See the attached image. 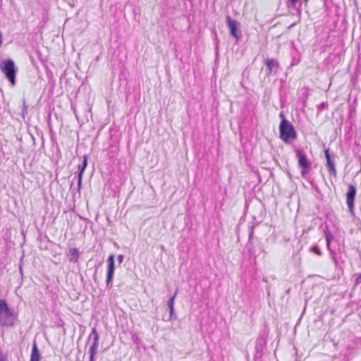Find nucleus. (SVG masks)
Returning <instances> with one entry per match:
<instances>
[{"instance_id":"nucleus-1","label":"nucleus","mask_w":361,"mask_h":361,"mask_svg":"<svg viewBox=\"0 0 361 361\" xmlns=\"http://www.w3.org/2000/svg\"><path fill=\"white\" fill-rule=\"evenodd\" d=\"M279 137L285 143L289 144L297 138V132L293 125L289 121L279 124Z\"/></svg>"},{"instance_id":"nucleus-2","label":"nucleus","mask_w":361,"mask_h":361,"mask_svg":"<svg viewBox=\"0 0 361 361\" xmlns=\"http://www.w3.org/2000/svg\"><path fill=\"white\" fill-rule=\"evenodd\" d=\"M0 69L12 86H14L16 85V77L18 71L14 61L11 59L2 61L0 64Z\"/></svg>"},{"instance_id":"nucleus-3","label":"nucleus","mask_w":361,"mask_h":361,"mask_svg":"<svg viewBox=\"0 0 361 361\" xmlns=\"http://www.w3.org/2000/svg\"><path fill=\"white\" fill-rule=\"evenodd\" d=\"M295 152L298 159V166L301 169V176L302 177L305 178L307 174H308L311 170V163L302 149H296Z\"/></svg>"},{"instance_id":"nucleus-4","label":"nucleus","mask_w":361,"mask_h":361,"mask_svg":"<svg viewBox=\"0 0 361 361\" xmlns=\"http://www.w3.org/2000/svg\"><path fill=\"white\" fill-rule=\"evenodd\" d=\"M226 20L229 28L230 35L236 39V42H238L242 35L241 32L239 30L240 23L237 20L233 19L230 16H227Z\"/></svg>"},{"instance_id":"nucleus-5","label":"nucleus","mask_w":361,"mask_h":361,"mask_svg":"<svg viewBox=\"0 0 361 361\" xmlns=\"http://www.w3.org/2000/svg\"><path fill=\"white\" fill-rule=\"evenodd\" d=\"M357 189L354 185L350 184L346 193V203L351 216L355 217L354 202L356 196Z\"/></svg>"},{"instance_id":"nucleus-6","label":"nucleus","mask_w":361,"mask_h":361,"mask_svg":"<svg viewBox=\"0 0 361 361\" xmlns=\"http://www.w3.org/2000/svg\"><path fill=\"white\" fill-rule=\"evenodd\" d=\"M17 317L14 311L9 310L0 312V324L6 326H13L15 324Z\"/></svg>"},{"instance_id":"nucleus-7","label":"nucleus","mask_w":361,"mask_h":361,"mask_svg":"<svg viewBox=\"0 0 361 361\" xmlns=\"http://www.w3.org/2000/svg\"><path fill=\"white\" fill-rule=\"evenodd\" d=\"M91 338H92V339H93V343L90 345V350H89L90 361H94V356L97 353V348L99 346V334L97 333L95 327L92 329V332L89 336V339H90Z\"/></svg>"},{"instance_id":"nucleus-8","label":"nucleus","mask_w":361,"mask_h":361,"mask_svg":"<svg viewBox=\"0 0 361 361\" xmlns=\"http://www.w3.org/2000/svg\"><path fill=\"white\" fill-rule=\"evenodd\" d=\"M324 155L326 160V167L331 176H336V170L335 167V154H330L329 149H324Z\"/></svg>"},{"instance_id":"nucleus-9","label":"nucleus","mask_w":361,"mask_h":361,"mask_svg":"<svg viewBox=\"0 0 361 361\" xmlns=\"http://www.w3.org/2000/svg\"><path fill=\"white\" fill-rule=\"evenodd\" d=\"M264 63L269 70L267 73L268 75L277 74L280 68V65L276 59L272 58H267L264 61Z\"/></svg>"},{"instance_id":"nucleus-10","label":"nucleus","mask_w":361,"mask_h":361,"mask_svg":"<svg viewBox=\"0 0 361 361\" xmlns=\"http://www.w3.org/2000/svg\"><path fill=\"white\" fill-rule=\"evenodd\" d=\"M254 250L255 252L253 254L247 252V255L250 258H252L255 261H256L257 257L260 256V255L262 254L263 257H264L267 254L264 243L261 240H259L258 239L256 245L254 243Z\"/></svg>"},{"instance_id":"nucleus-11","label":"nucleus","mask_w":361,"mask_h":361,"mask_svg":"<svg viewBox=\"0 0 361 361\" xmlns=\"http://www.w3.org/2000/svg\"><path fill=\"white\" fill-rule=\"evenodd\" d=\"M255 225L249 226L248 240L245 245L247 252H250L251 254H253L255 252L254 240H253L254 235H255V233H254L255 232Z\"/></svg>"},{"instance_id":"nucleus-12","label":"nucleus","mask_w":361,"mask_h":361,"mask_svg":"<svg viewBox=\"0 0 361 361\" xmlns=\"http://www.w3.org/2000/svg\"><path fill=\"white\" fill-rule=\"evenodd\" d=\"M40 353L35 341H34L32 348L30 361H39Z\"/></svg>"},{"instance_id":"nucleus-13","label":"nucleus","mask_w":361,"mask_h":361,"mask_svg":"<svg viewBox=\"0 0 361 361\" xmlns=\"http://www.w3.org/2000/svg\"><path fill=\"white\" fill-rule=\"evenodd\" d=\"M80 252L78 248H71L69 250V261L76 263L78 261Z\"/></svg>"},{"instance_id":"nucleus-14","label":"nucleus","mask_w":361,"mask_h":361,"mask_svg":"<svg viewBox=\"0 0 361 361\" xmlns=\"http://www.w3.org/2000/svg\"><path fill=\"white\" fill-rule=\"evenodd\" d=\"M85 169L78 165V192L80 191L81 186H82V176L83 173L85 171Z\"/></svg>"},{"instance_id":"nucleus-15","label":"nucleus","mask_w":361,"mask_h":361,"mask_svg":"<svg viewBox=\"0 0 361 361\" xmlns=\"http://www.w3.org/2000/svg\"><path fill=\"white\" fill-rule=\"evenodd\" d=\"M107 270L115 271V257L113 254L109 255L107 258Z\"/></svg>"},{"instance_id":"nucleus-16","label":"nucleus","mask_w":361,"mask_h":361,"mask_svg":"<svg viewBox=\"0 0 361 361\" xmlns=\"http://www.w3.org/2000/svg\"><path fill=\"white\" fill-rule=\"evenodd\" d=\"M114 275V270H106V283L107 287L112 286Z\"/></svg>"},{"instance_id":"nucleus-17","label":"nucleus","mask_w":361,"mask_h":361,"mask_svg":"<svg viewBox=\"0 0 361 361\" xmlns=\"http://www.w3.org/2000/svg\"><path fill=\"white\" fill-rule=\"evenodd\" d=\"M325 238H326V246H327L328 250L330 252L331 254H334V252L332 251V250L331 248V245H330V243L334 238L332 233L329 231L325 232Z\"/></svg>"},{"instance_id":"nucleus-18","label":"nucleus","mask_w":361,"mask_h":361,"mask_svg":"<svg viewBox=\"0 0 361 361\" xmlns=\"http://www.w3.org/2000/svg\"><path fill=\"white\" fill-rule=\"evenodd\" d=\"M266 345V340L262 337H259L257 340L256 347L258 348L263 349Z\"/></svg>"},{"instance_id":"nucleus-19","label":"nucleus","mask_w":361,"mask_h":361,"mask_svg":"<svg viewBox=\"0 0 361 361\" xmlns=\"http://www.w3.org/2000/svg\"><path fill=\"white\" fill-rule=\"evenodd\" d=\"M309 250L319 256H322V251L320 250L319 247L318 245H314L312 247H310Z\"/></svg>"},{"instance_id":"nucleus-20","label":"nucleus","mask_w":361,"mask_h":361,"mask_svg":"<svg viewBox=\"0 0 361 361\" xmlns=\"http://www.w3.org/2000/svg\"><path fill=\"white\" fill-rule=\"evenodd\" d=\"M9 307L4 300H0V312L9 310Z\"/></svg>"},{"instance_id":"nucleus-21","label":"nucleus","mask_w":361,"mask_h":361,"mask_svg":"<svg viewBox=\"0 0 361 361\" xmlns=\"http://www.w3.org/2000/svg\"><path fill=\"white\" fill-rule=\"evenodd\" d=\"M328 102H322L318 106H317V115L318 116L319 114L322 113V111L325 109H327L328 107Z\"/></svg>"},{"instance_id":"nucleus-22","label":"nucleus","mask_w":361,"mask_h":361,"mask_svg":"<svg viewBox=\"0 0 361 361\" xmlns=\"http://www.w3.org/2000/svg\"><path fill=\"white\" fill-rule=\"evenodd\" d=\"M177 293H178V290H176L173 295H172L168 300L167 305H168L169 308L174 307V300H175Z\"/></svg>"},{"instance_id":"nucleus-23","label":"nucleus","mask_w":361,"mask_h":361,"mask_svg":"<svg viewBox=\"0 0 361 361\" xmlns=\"http://www.w3.org/2000/svg\"><path fill=\"white\" fill-rule=\"evenodd\" d=\"M262 350H263V349L258 348V347L255 346V353L254 355V357L255 359L261 357L262 355Z\"/></svg>"},{"instance_id":"nucleus-24","label":"nucleus","mask_w":361,"mask_h":361,"mask_svg":"<svg viewBox=\"0 0 361 361\" xmlns=\"http://www.w3.org/2000/svg\"><path fill=\"white\" fill-rule=\"evenodd\" d=\"M279 117L281 118V122H280V124H283V123H288L289 122L288 120L286 119V116H285V114L283 113V111H281L280 114H279Z\"/></svg>"},{"instance_id":"nucleus-25","label":"nucleus","mask_w":361,"mask_h":361,"mask_svg":"<svg viewBox=\"0 0 361 361\" xmlns=\"http://www.w3.org/2000/svg\"><path fill=\"white\" fill-rule=\"evenodd\" d=\"M82 163L81 164H79L80 166L86 169L87 166V155H84L82 157Z\"/></svg>"},{"instance_id":"nucleus-26","label":"nucleus","mask_w":361,"mask_h":361,"mask_svg":"<svg viewBox=\"0 0 361 361\" xmlns=\"http://www.w3.org/2000/svg\"><path fill=\"white\" fill-rule=\"evenodd\" d=\"M169 312H170V316H169V319H170V320L176 319V317L174 315V307L169 308Z\"/></svg>"},{"instance_id":"nucleus-27","label":"nucleus","mask_w":361,"mask_h":361,"mask_svg":"<svg viewBox=\"0 0 361 361\" xmlns=\"http://www.w3.org/2000/svg\"><path fill=\"white\" fill-rule=\"evenodd\" d=\"M355 276H356V279L355 280V284L359 285L361 283V273L357 274Z\"/></svg>"},{"instance_id":"nucleus-28","label":"nucleus","mask_w":361,"mask_h":361,"mask_svg":"<svg viewBox=\"0 0 361 361\" xmlns=\"http://www.w3.org/2000/svg\"><path fill=\"white\" fill-rule=\"evenodd\" d=\"M299 0H289V3H290V5H288V6L290 7L291 6L292 8H295L296 7V4L298 3Z\"/></svg>"},{"instance_id":"nucleus-29","label":"nucleus","mask_w":361,"mask_h":361,"mask_svg":"<svg viewBox=\"0 0 361 361\" xmlns=\"http://www.w3.org/2000/svg\"><path fill=\"white\" fill-rule=\"evenodd\" d=\"M124 256L123 255H118L117 257V260L119 264H121L123 262Z\"/></svg>"},{"instance_id":"nucleus-30","label":"nucleus","mask_w":361,"mask_h":361,"mask_svg":"<svg viewBox=\"0 0 361 361\" xmlns=\"http://www.w3.org/2000/svg\"><path fill=\"white\" fill-rule=\"evenodd\" d=\"M22 111H23V114H24V113H27V106L25 105V101L23 102V108L22 109Z\"/></svg>"},{"instance_id":"nucleus-31","label":"nucleus","mask_w":361,"mask_h":361,"mask_svg":"<svg viewBox=\"0 0 361 361\" xmlns=\"http://www.w3.org/2000/svg\"><path fill=\"white\" fill-rule=\"evenodd\" d=\"M298 61H299L298 60H296L295 58H293V61H292L290 65L291 66H295V65H296L298 63Z\"/></svg>"},{"instance_id":"nucleus-32","label":"nucleus","mask_w":361,"mask_h":361,"mask_svg":"<svg viewBox=\"0 0 361 361\" xmlns=\"http://www.w3.org/2000/svg\"><path fill=\"white\" fill-rule=\"evenodd\" d=\"M263 281H264V282L267 283V278L264 277V278H263Z\"/></svg>"},{"instance_id":"nucleus-33","label":"nucleus","mask_w":361,"mask_h":361,"mask_svg":"<svg viewBox=\"0 0 361 361\" xmlns=\"http://www.w3.org/2000/svg\"><path fill=\"white\" fill-rule=\"evenodd\" d=\"M94 281H96V274H94Z\"/></svg>"},{"instance_id":"nucleus-34","label":"nucleus","mask_w":361,"mask_h":361,"mask_svg":"<svg viewBox=\"0 0 361 361\" xmlns=\"http://www.w3.org/2000/svg\"><path fill=\"white\" fill-rule=\"evenodd\" d=\"M303 1H304V3H305V4H307V3L308 2V1H309V0H303Z\"/></svg>"}]
</instances>
